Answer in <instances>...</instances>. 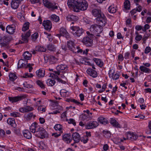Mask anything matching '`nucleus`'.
I'll return each instance as SVG.
<instances>
[{"label": "nucleus", "mask_w": 151, "mask_h": 151, "mask_svg": "<svg viewBox=\"0 0 151 151\" xmlns=\"http://www.w3.org/2000/svg\"><path fill=\"white\" fill-rule=\"evenodd\" d=\"M86 72L88 75L93 78H96L98 76L97 73L96 71L91 68L88 69Z\"/></svg>", "instance_id": "2eb2a0df"}, {"label": "nucleus", "mask_w": 151, "mask_h": 151, "mask_svg": "<svg viewBox=\"0 0 151 151\" xmlns=\"http://www.w3.org/2000/svg\"><path fill=\"white\" fill-rule=\"evenodd\" d=\"M26 97L25 95H22L13 97H9L8 98L10 101L13 103L20 101L24 99Z\"/></svg>", "instance_id": "6e6552de"}, {"label": "nucleus", "mask_w": 151, "mask_h": 151, "mask_svg": "<svg viewBox=\"0 0 151 151\" xmlns=\"http://www.w3.org/2000/svg\"><path fill=\"white\" fill-rule=\"evenodd\" d=\"M68 21H76L78 17L76 16L73 15H68L66 17Z\"/></svg>", "instance_id": "aec40b11"}, {"label": "nucleus", "mask_w": 151, "mask_h": 151, "mask_svg": "<svg viewBox=\"0 0 151 151\" xmlns=\"http://www.w3.org/2000/svg\"><path fill=\"white\" fill-rule=\"evenodd\" d=\"M66 30L63 28H61L60 29V36H64L67 33Z\"/></svg>", "instance_id": "a19ab883"}, {"label": "nucleus", "mask_w": 151, "mask_h": 151, "mask_svg": "<svg viewBox=\"0 0 151 151\" xmlns=\"http://www.w3.org/2000/svg\"><path fill=\"white\" fill-rule=\"evenodd\" d=\"M139 69L141 71L145 73H149L151 70L150 69L144 66H141L139 67Z\"/></svg>", "instance_id": "c85d7f7f"}, {"label": "nucleus", "mask_w": 151, "mask_h": 151, "mask_svg": "<svg viewBox=\"0 0 151 151\" xmlns=\"http://www.w3.org/2000/svg\"><path fill=\"white\" fill-rule=\"evenodd\" d=\"M98 120L100 123L103 124H106L108 123V121L107 119L103 117H99L98 118Z\"/></svg>", "instance_id": "a878e982"}, {"label": "nucleus", "mask_w": 151, "mask_h": 151, "mask_svg": "<svg viewBox=\"0 0 151 151\" xmlns=\"http://www.w3.org/2000/svg\"><path fill=\"white\" fill-rule=\"evenodd\" d=\"M36 73L38 78H42L45 74V71L44 69H39L36 71Z\"/></svg>", "instance_id": "a211bd4d"}, {"label": "nucleus", "mask_w": 151, "mask_h": 151, "mask_svg": "<svg viewBox=\"0 0 151 151\" xmlns=\"http://www.w3.org/2000/svg\"><path fill=\"white\" fill-rule=\"evenodd\" d=\"M92 13L93 16L96 18L101 16V15L102 14L101 10H92Z\"/></svg>", "instance_id": "4be33fe9"}, {"label": "nucleus", "mask_w": 151, "mask_h": 151, "mask_svg": "<svg viewBox=\"0 0 151 151\" xmlns=\"http://www.w3.org/2000/svg\"><path fill=\"white\" fill-rule=\"evenodd\" d=\"M67 4L70 9H87L88 6L85 0H68Z\"/></svg>", "instance_id": "f257e3e1"}, {"label": "nucleus", "mask_w": 151, "mask_h": 151, "mask_svg": "<svg viewBox=\"0 0 151 151\" xmlns=\"http://www.w3.org/2000/svg\"><path fill=\"white\" fill-rule=\"evenodd\" d=\"M96 19L98 21L99 24L102 26H104L106 23V19L105 16L102 14L101 16L96 18Z\"/></svg>", "instance_id": "9d476101"}, {"label": "nucleus", "mask_w": 151, "mask_h": 151, "mask_svg": "<svg viewBox=\"0 0 151 151\" xmlns=\"http://www.w3.org/2000/svg\"><path fill=\"white\" fill-rule=\"evenodd\" d=\"M9 80L11 81H14L17 79V77L16 75L13 73H11L9 75Z\"/></svg>", "instance_id": "4c0bfd02"}, {"label": "nucleus", "mask_w": 151, "mask_h": 151, "mask_svg": "<svg viewBox=\"0 0 151 151\" xmlns=\"http://www.w3.org/2000/svg\"><path fill=\"white\" fill-rule=\"evenodd\" d=\"M24 136L27 139L31 138L32 136L31 132L27 130H25L23 132Z\"/></svg>", "instance_id": "6ab92c4d"}, {"label": "nucleus", "mask_w": 151, "mask_h": 151, "mask_svg": "<svg viewBox=\"0 0 151 151\" xmlns=\"http://www.w3.org/2000/svg\"><path fill=\"white\" fill-rule=\"evenodd\" d=\"M67 65L65 64L59 65L56 67V69L58 70H67Z\"/></svg>", "instance_id": "bb28decb"}, {"label": "nucleus", "mask_w": 151, "mask_h": 151, "mask_svg": "<svg viewBox=\"0 0 151 151\" xmlns=\"http://www.w3.org/2000/svg\"><path fill=\"white\" fill-rule=\"evenodd\" d=\"M11 38L10 36H6L2 37V42L0 43L1 47H8V44L9 42L11 41Z\"/></svg>", "instance_id": "0eeeda50"}, {"label": "nucleus", "mask_w": 151, "mask_h": 151, "mask_svg": "<svg viewBox=\"0 0 151 151\" xmlns=\"http://www.w3.org/2000/svg\"><path fill=\"white\" fill-rule=\"evenodd\" d=\"M22 40L24 41L23 42L21 41V43H23L24 42L27 43L28 42V40L27 39L28 37L25 36L24 34H22Z\"/></svg>", "instance_id": "a18cd8bd"}, {"label": "nucleus", "mask_w": 151, "mask_h": 151, "mask_svg": "<svg viewBox=\"0 0 151 151\" xmlns=\"http://www.w3.org/2000/svg\"><path fill=\"white\" fill-rule=\"evenodd\" d=\"M16 29V27L14 24L8 25L6 28V31L10 34H12L15 32Z\"/></svg>", "instance_id": "4468645a"}, {"label": "nucleus", "mask_w": 151, "mask_h": 151, "mask_svg": "<svg viewBox=\"0 0 151 151\" xmlns=\"http://www.w3.org/2000/svg\"><path fill=\"white\" fill-rule=\"evenodd\" d=\"M29 22H26L24 24L22 30L23 31H25L29 29Z\"/></svg>", "instance_id": "58836bf2"}, {"label": "nucleus", "mask_w": 151, "mask_h": 151, "mask_svg": "<svg viewBox=\"0 0 151 151\" xmlns=\"http://www.w3.org/2000/svg\"><path fill=\"white\" fill-rule=\"evenodd\" d=\"M43 3L48 9H57L58 7L59 8L58 4L54 2L52 3L48 0H43Z\"/></svg>", "instance_id": "423d86ee"}, {"label": "nucleus", "mask_w": 151, "mask_h": 151, "mask_svg": "<svg viewBox=\"0 0 151 151\" xmlns=\"http://www.w3.org/2000/svg\"><path fill=\"white\" fill-rule=\"evenodd\" d=\"M137 137L138 136H137L134 134L132 133L131 134L129 133L128 134L127 139H132V140H135Z\"/></svg>", "instance_id": "f704fd0d"}, {"label": "nucleus", "mask_w": 151, "mask_h": 151, "mask_svg": "<svg viewBox=\"0 0 151 151\" xmlns=\"http://www.w3.org/2000/svg\"><path fill=\"white\" fill-rule=\"evenodd\" d=\"M67 45L69 50L73 53H81L83 50L80 49L79 46H76L74 42L72 41L69 40L67 42Z\"/></svg>", "instance_id": "f03ea898"}, {"label": "nucleus", "mask_w": 151, "mask_h": 151, "mask_svg": "<svg viewBox=\"0 0 151 151\" xmlns=\"http://www.w3.org/2000/svg\"><path fill=\"white\" fill-rule=\"evenodd\" d=\"M66 112H63L61 115V119L62 120L64 121L65 120V119L67 118V116H66Z\"/></svg>", "instance_id": "864d4df0"}, {"label": "nucleus", "mask_w": 151, "mask_h": 151, "mask_svg": "<svg viewBox=\"0 0 151 151\" xmlns=\"http://www.w3.org/2000/svg\"><path fill=\"white\" fill-rule=\"evenodd\" d=\"M130 2L129 1L126 0L124 3V6L126 9H130Z\"/></svg>", "instance_id": "e433bc0d"}, {"label": "nucleus", "mask_w": 151, "mask_h": 151, "mask_svg": "<svg viewBox=\"0 0 151 151\" xmlns=\"http://www.w3.org/2000/svg\"><path fill=\"white\" fill-rule=\"evenodd\" d=\"M11 6L12 9H17L19 6V2H17V1L15 0H12L11 2Z\"/></svg>", "instance_id": "393cba45"}, {"label": "nucleus", "mask_w": 151, "mask_h": 151, "mask_svg": "<svg viewBox=\"0 0 151 151\" xmlns=\"http://www.w3.org/2000/svg\"><path fill=\"white\" fill-rule=\"evenodd\" d=\"M110 123L113 127H120V125L118 122H117L116 120L113 118L111 119Z\"/></svg>", "instance_id": "7c9ffc66"}, {"label": "nucleus", "mask_w": 151, "mask_h": 151, "mask_svg": "<svg viewBox=\"0 0 151 151\" xmlns=\"http://www.w3.org/2000/svg\"><path fill=\"white\" fill-rule=\"evenodd\" d=\"M23 56L25 59L28 60L30 59V57L32 56V55L28 52L26 51L24 52L23 54Z\"/></svg>", "instance_id": "c9c22d12"}, {"label": "nucleus", "mask_w": 151, "mask_h": 151, "mask_svg": "<svg viewBox=\"0 0 151 151\" xmlns=\"http://www.w3.org/2000/svg\"><path fill=\"white\" fill-rule=\"evenodd\" d=\"M101 26L97 24L92 25L90 28V30L93 33L97 34V36H100L99 34L101 33L103 30L102 27Z\"/></svg>", "instance_id": "7ed1b4c3"}, {"label": "nucleus", "mask_w": 151, "mask_h": 151, "mask_svg": "<svg viewBox=\"0 0 151 151\" xmlns=\"http://www.w3.org/2000/svg\"><path fill=\"white\" fill-rule=\"evenodd\" d=\"M93 60L95 61L96 65L100 67H102L103 65V63L101 60L99 59L94 58Z\"/></svg>", "instance_id": "c756f323"}, {"label": "nucleus", "mask_w": 151, "mask_h": 151, "mask_svg": "<svg viewBox=\"0 0 151 151\" xmlns=\"http://www.w3.org/2000/svg\"><path fill=\"white\" fill-rule=\"evenodd\" d=\"M38 35L37 33H35L34 34L32 35L31 36L32 41H35L38 38Z\"/></svg>", "instance_id": "09e8293b"}, {"label": "nucleus", "mask_w": 151, "mask_h": 151, "mask_svg": "<svg viewBox=\"0 0 151 151\" xmlns=\"http://www.w3.org/2000/svg\"><path fill=\"white\" fill-rule=\"evenodd\" d=\"M66 121H68L69 124H72L74 126H76V124L75 120L73 119H70L69 120L66 119Z\"/></svg>", "instance_id": "37998d69"}, {"label": "nucleus", "mask_w": 151, "mask_h": 151, "mask_svg": "<svg viewBox=\"0 0 151 151\" xmlns=\"http://www.w3.org/2000/svg\"><path fill=\"white\" fill-rule=\"evenodd\" d=\"M33 75L32 73H25L22 76V77L24 78H32L33 77Z\"/></svg>", "instance_id": "49530a36"}, {"label": "nucleus", "mask_w": 151, "mask_h": 151, "mask_svg": "<svg viewBox=\"0 0 151 151\" xmlns=\"http://www.w3.org/2000/svg\"><path fill=\"white\" fill-rule=\"evenodd\" d=\"M70 29L72 30L71 32L75 37H79L83 33L82 29L78 27L72 26L70 27Z\"/></svg>", "instance_id": "20e7f679"}, {"label": "nucleus", "mask_w": 151, "mask_h": 151, "mask_svg": "<svg viewBox=\"0 0 151 151\" xmlns=\"http://www.w3.org/2000/svg\"><path fill=\"white\" fill-rule=\"evenodd\" d=\"M142 37L141 35H137L135 37V39L138 41H140L142 39Z\"/></svg>", "instance_id": "bf43d9fd"}, {"label": "nucleus", "mask_w": 151, "mask_h": 151, "mask_svg": "<svg viewBox=\"0 0 151 151\" xmlns=\"http://www.w3.org/2000/svg\"><path fill=\"white\" fill-rule=\"evenodd\" d=\"M63 139L66 143H70L72 141L71 136L70 134H64L63 137Z\"/></svg>", "instance_id": "f3484780"}, {"label": "nucleus", "mask_w": 151, "mask_h": 151, "mask_svg": "<svg viewBox=\"0 0 151 151\" xmlns=\"http://www.w3.org/2000/svg\"><path fill=\"white\" fill-rule=\"evenodd\" d=\"M150 35V34H146L143 36L142 40L143 41V42L144 43H146V40L148 39Z\"/></svg>", "instance_id": "3c124183"}, {"label": "nucleus", "mask_w": 151, "mask_h": 151, "mask_svg": "<svg viewBox=\"0 0 151 151\" xmlns=\"http://www.w3.org/2000/svg\"><path fill=\"white\" fill-rule=\"evenodd\" d=\"M35 50L37 51L45 52L46 51V49L43 46H38L36 47Z\"/></svg>", "instance_id": "2f4dec72"}, {"label": "nucleus", "mask_w": 151, "mask_h": 151, "mask_svg": "<svg viewBox=\"0 0 151 151\" xmlns=\"http://www.w3.org/2000/svg\"><path fill=\"white\" fill-rule=\"evenodd\" d=\"M37 110L38 111H42L43 112H44L45 111V108L43 107L42 106H38Z\"/></svg>", "instance_id": "6e6d98bb"}, {"label": "nucleus", "mask_w": 151, "mask_h": 151, "mask_svg": "<svg viewBox=\"0 0 151 151\" xmlns=\"http://www.w3.org/2000/svg\"><path fill=\"white\" fill-rule=\"evenodd\" d=\"M72 137L75 143L79 142L81 139L80 135L77 132L73 133L72 135Z\"/></svg>", "instance_id": "dca6fc26"}, {"label": "nucleus", "mask_w": 151, "mask_h": 151, "mask_svg": "<svg viewBox=\"0 0 151 151\" xmlns=\"http://www.w3.org/2000/svg\"><path fill=\"white\" fill-rule=\"evenodd\" d=\"M43 26L46 30H50L52 27V23L50 20H47L43 21Z\"/></svg>", "instance_id": "ddd939ff"}, {"label": "nucleus", "mask_w": 151, "mask_h": 151, "mask_svg": "<svg viewBox=\"0 0 151 151\" xmlns=\"http://www.w3.org/2000/svg\"><path fill=\"white\" fill-rule=\"evenodd\" d=\"M33 116V113L32 112L25 115L24 116V117L27 120H29L32 118Z\"/></svg>", "instance_id": "79ce46f5"}, {"label": "nucleus", "mask_w": 151, "mask_h": 151, "mask_svg": "<svg viewBox=\"0 0 151 151\" xmlns=\"http://www.w3.org/2000/svg\"><path fill=\"white\" fill-rule=\"evenodd\" d=\"M40 127L37 124L36 122L32 123L30 126L29 129L30 131L35 134L36 133V132H37Z\"/></svg>", "instance_id": "f8f14e48"}, {"label": "nucleus", "mask_w": 151, "mask_h": 151, "mask_svg": "<svg viewBox=\"0 0 151 151\" xmlns=\"http://www.w3.org/2000/svg\"><path fill=\"white\" fill-rule=\"evenodd\" d=\"M23 12L21 11L19 12H18L17 14V17L18 18L22 19V20H23L24 19V17L23 15Z\"/></svg>", "instance_id": "de8ad7c7"}, {"label": "nucleus", "mask_w": 151, "mask_h": 151, "mask_svg": "<svg viewBox=\"0 0 151 151\" xmlns=\"http://www.w3.org/2000/svg\"><path fill=\"white\" fill-rule=\"evenodd\" d=\"M14 133L17 134H20V130L19 129L14 128Z\"/></svg>", "instance_id": "69168bd1"}, {"label": "nucleus", "mask_w": 151, "mask_h": 151, "mask_svg": "<svg viewBox=\"0 0 151 151\" xmlns=\"http://www.w3.org/2000/svg\"><path fill=\"white\" fill-rule=\"evenodd\" d=\"M55 81L52 79H49L46 81V83L48 86H52L55 83Z\"/></svg>", "instance_id": "cd10ccee"}, {"label": "nucleus", "mask_w": 151, "mask_h": 151, "mask_svg": "<svg viewBox=\"0 0 151 151\" xmlns=\"http://www.w3.org/2000/svg\"><path fill=\"white\" fill-rule=\"evenodd\" d=\"M151 51V48L149 46L147 47L145 50V54H147Z\"/></svg>", "instance_id": "13d9d810"}, {"label": "nucleus", "mask_w": 151, "mask_h": 151, "mask_svg": "<svg viewBox=\"0 0 151 151\" xmlns=\"http://www.w3.org/2000/svg\"><path fill=\"white\" fill-rule=\"evenodd\" d=\"M106 85H107L106 83H104L103 84L102 86V89L99 91V93H101L104 91L106 88Z\"/></svg>", "instance_id": "603ef678"}, {"label": "nucleus", "mask_w": 151, "mask_h": 151, "mask_svg": "<svg viewBox=\"0 0 151 151\" xmlns=\"http://www.w3.org/2000/svg\"><path fill=\"white\" fill-rule=\"evenodd\" d=\"M36 83L41 88L44 89L45 88V86L44 85L41 81L39 80H37L36 81Z\"/></svg>", "instance_id": "c03bdc74"}, {"label": "nucleus", "mask_w": 151, "mask_h": 151, "mask_svg": "<svg viewBox=\"0 0 151 151\" xmlns=\"http://www.w3.org/2000/svg\"><path fill=\"white\" fill-rule=\"evenodd\" d=\"M47 49L50 52H54L56 50V47L51 44H50L47 45Z\"/></svg>", "instance_id": "473e14b6"}, {"label": "nucleus", "mask_w": 151, "mask_h": 151, "mask_svg": "<svg viewBox=\"0 0 151 151\" xmlns=\"http://www.w3.org/2000/svg\"><path fill=\"white\" fill-rule=\"evenodd\" d=\"M60 19L59 17L55 14H52L51 16V20L55 22H58Z\"/></svg>", "instance_id": "ea45409f"}, {"label": "nucleus", "mask_w": 151, "mask_h": 151, "mask_svg": "<svg viewBox=\"0 0 151 151\" xmlns=\"http://www.w3.org/2000/svg\"><path fill=\"white\" fill-rule=\"evenodd\" d=\"M119 75L116 73L114 75H113L112 78L114 80H116L119 78Z\"/></svg>", "instance_id": "0e129e2a"}, {"label": "nucleus", "mask_w": 151, "mask_h": 151, "mask_svg": "<svg viewBox=\"0 0 151 151\" xmlns=\"http://www.w3.org/2000/svg\"><path fill=\"white\" fill-rule=\"evenodd\" d=\"M93 38L92 37H85L83 39L82 42L83 44L87 47H91L93 45Z\"/></svg>", "instance_id": "1a4fd4ad"}, {"label": "nucleus", "mask_w": 151, "mask_h": 151, "mask_svg": "<svg viewBox=\"0 0 151 151\" xmlns=\"http://www.w3.org/2000/svg\"><path fill=\"white\" fill-rule=\"evenodd\" d=\"M7 122L12 127H15L16 126L15 119L14 118H8L7 120Z\"/></svg>", "instance_id": "5701e85b"}, {"label": "nucleus", "mask_w": 151, "mask_h": 151, "mask_svg": "<svg viewBox=\"0 0 151 151\" xmlns=\"http://www.w3.org/2000/svg\"><path fill=\"white\" fill-rule=\"evenodd\" d=\"M25 108L26 112L32 111L34 109L33 107H30L29 106H27L26 107H25Z\"/></svg>", "instance_id": "8fccbe9b"}, {"label": "nucleus", "mask_w": 151, "mask_h": 151, "mask_svg": "<svg viewBox=\"0 0 151 151\" xmlns=\"http://www.w3.org/2000/svg\"><path fill=\"white\" fill-rule=\"evenodd\" d=\"M40 123L41 124H43L45 122V120L43 118L40 117L39 119Z\"/></svg>", "instance_id": "774afa93"}, {"label": "nucleus", "mask_w": 151, "mask_h": 151, "mask_svg": "<svg viewBox=\"0 0 151 151\" xmlns=\"http://www.w3.org/2000/svg\"><path fill=\"white\" fill-rule=\"evenodd\" d=\"M126 24L127 25H128L130 27H131L130 26L131 23V20L130 19H128L126 21Z\"/></svg>", "instance_id": "e2e57ef3"}, {"label": "nucleus", "mask_w": 151, "mask_h": 151, "mask_svg": "<svg viewBox=\"0 0 151 151\" xmlns=\"http://www.w3.org/2000/svg\"><path fill=\"white\" fill-rule=\"evenodd\" d=\"M35 135L41 138H44L48 137V134L43 128L40 127L37 132H36Z\"/></svg>", "instance_id": "39448f33"}, {"label": "nucleus", "mask_w": 151, "mask_h": 151, "mask_svg": "<svg viewBox=\"0 0 151 151\" xmlns=\"http://www.w3.org/2000/svg\"><path fill=\"white\" fill-rule=\"evenodd\" d=\"M99 125L98 122L95 121H91L87 123L86 125V128L88 129L95 128Z\"/></svg>", "instance_id": "9b49d317"}, {"label": "nucleus", "mask_w": 151, "mask_h": 151, "mask_svg": "<svg viewBox=\"0 0 151 151\" xmlns=\"http://www.w3.org/2000/svg\"><path fill=\"white\" fill-rule=\"evenodd\" d=\"M10 21H11L14 23L16 24H17V22L15 20V18L14 17H11L10 18Z\"/></svg>", "instance_id": "680f3d73"}, {"label": "nucleus", "mask_w": 151, "mask_h": 151, "mask_svg": "<svg viewBox=\"0 0 151 151\" xmlns=\"http://www.w3.org/2000/svg\"><path fill=\"white\" fill-rule=\"evenodd\" d=\"M150 28V26L148 24H145L144 26V28L142 29V30L144 32L146 31L147 29H149Z\"/></svg>", "instance_id": "052dcab7"}, {"label": "nucleus", "mask_w": 151, "mask_h": 151, "mask_svg": "<svg viewBox=\"0 0 151 151\" xmlns=\"http://www.w3.org/2000/svg\"><path fill=\"white\" fill-rule=\"evenodd\" d=\"M54 128L56 131H60V132L61 133H63V126L59 124H56Z\"/></svg>", "instance_id": "72a5a7b5"}, {"label": "nucleus", "mask_w": 151, "mask_h": 151, "mask_svg": "<svg viewBox=\"0 0 151 151\" xmlns=\"http://www.w3.org/2000/svg\"><path fill=\"white\" fill-rule=\"evenodd\" d=\"M135 28L137 31H139L142 29V26L139 25H136Z\"/></svg>", "instance_id": "338daca9"}, {"label": "nucleus", "mask_w": 151, "mask_h": 151, "mask_svg": "<svg viewBox=\"0 0 151 151\" xmlns=\"http://www.w3.org/2000/svg\"><path fill=\"white\" fill-rule=\"evenodd\" d=\"M19 113L16 112H13L12 113H10V115L14 117H17L19 115Z\"/></svg>", "instance_id": "5fc2aeb1"}, {"label": "nucleus", "mask_w": 151, "mask_h": 151, "mask_svg": "<svg viewBox=\"0 0 151 151\" xmlns=\"http://www.w3.org/2000/svg\"><path fill=\"white\" fill-rule=\"evenodd\" d=\"M80 118L83 120H86L88 121L92 119V117L89 115H87L85 114H83L80 115Z\"/></svg>", "instance_id": "412c9836"}, {"label": "nucleus", "mask_w": 151, "mask_h": 151, "mask_svg": "<svg viewBox=\"0 0 151 151\" xmlns=\"http://www.w3.org/2000/svg\"><path fill=\"white\" fill-rule=\"evenodd\" d=\"M53 72L54 73H52L51 74H50V76H52V77H54L53 76H54V77L55 78V76H58L60 74L59 70H58V71H54Z\"/></svg>", "instance_id": "4d7b16f0"}, {"label": "nucleus", "mask_w": 151, "mask_h": 151, "mask_svg": "<svg viewBox=\"0 0 151 151\" xmlns=\"http://www.w3.org/2000/svg\"><path fill=\"white\" fill-rule=\"evenodd\" d=\"M26 64L24 59L20 60L18 63V68H20L25 67Z\"/></svg>", "instance_id": "b1692460"}]
</instances>
